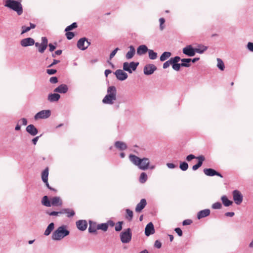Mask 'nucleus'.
Instances as JSON below:
<instances>
[{"label": "nucleus", "instance_id": "obj_11", "mask_svg": "<svg viewBox=\"0 0 253 253\" xmlns=\"http://www.w3.org/2000/svg\"><path fill=\"white\" fill-rule=\"evenodd\" d=\"M204 172L207 176H213L216 175L221 178L223 177V175L220 173L211 168L205 169Z\"/></svg>", "mask_w": 253, "mask_h": 253}, {"label": "nucleus", "instance_id": "obj_49", "mask_svg": "<svg viewBox=\"0 0 253 253\" xmlns=\"http://www.w3.org/2000/svg\"><path fill=\"white\" fill-rule=\"evenodd\" d=\"M211 207L213 209H220L222 207V205L219 202H217L213 204Z\"/></svg>", "mask_w": 253, "mask_h": 253}, {"label": "nucleus", "instance_id": "obj_30", "mask_svg": "<svg viewBox=\"0 0 253 253\" xmlns=\"http://www.w3.org/2000/svg\"><path fill=\"white\" fill-rule=\"evenodd\" d=\"M221 200L225 207H229L233 204V201L229 200L227 197L225 195H223L221 197Z\"/></svg>", "mask_w": 253, "mask_h": 253}, {"label": "nucleus", "instance_id": "obj_7", "mask_svg": "<svg viewBox=\"0 0 253 253\" xmlns=\"http://www.w3.org/2000/svg\"><path fill=\"white\" fill-rule=\"evenodd\" d=\"M197 50L195 49V48H194L192 45L190 44L183 48L182 52L188 56L192 57L195 55L196 51H197Z\"/></svg>", "mask_w": 253, "mask_h": 253}, {"label": "nucleus", "instance_id": "obj_37", "mask_svg": "<svg viewBox=\"0 0 253 253\" xmlns=\"http://www.w3.org/2000/svg\"><path fill=\"white\" fill-rule=\"evenodd\" d=\"M149 58L151 60H155L157 58L158 54L152 49H149L148 51Z\"/></svg>", "mask_w": 253, "mask_h": 253}, {"label": "nucleus", "instance_id": "obj_63", "mask_svg": "<svg viewBox=\"0 0 253 253\" xmlns=\"http://www.w3.org/2000/svg\"><path fill=\"white\" fill-rule=\"evenodd\" d=\"M60 62V61L56 59H54L52 63L49 65L47 67L48 68H51L53 67L54 65H56Z\"/></svg>", "mask_w": 253, "mask_h": 253}, {"label": "nucleus", "instance_id": "obj_26", "mask_svg": "<svg viewBox=\"0 0 253 253\" xmlns=\"http://www.w3.org/2000/svg\"><path fill=\"white\" fill-rule=\"evenodd\" d=\"M89 224L88 232L90 233H96V230H98L97 228V225H96V223L91 220H89Z\"/></svg>", "mask_w": 253, "mask_h": 253}, {"label": "nucleus", "instance_id": "obj_14", "mask_svg": "<svg viewBox=\"0 0 253 253\" xmlns=\"http://www.w3.org/2000/svg\"><path fill=\"white\" fill-rule=\"evenodd\" d=\"M48 45V40L46 37H43L42 38V42L41 45L38 47V51L41 53L44 52Z\"/></svg>", "mask_w": 253, "mask_h": 253}, {"label": "nucleus", "instance_id": "obj_4", "mask_svg": "<svg viewBox=\"0 0 253 253\" xmlns=\"http://www.w3.org/2000/svg\"><path fill=\"white\" fill-rule=\"evenodd\" d=\"M132 238V232L130 228H128L120 234L121 241L123 243H129Z\"/></svg>", "mask_w": 253, "mask_h": 253}, {"label": "nucleus", "instance_id": "obj_39", "mask_svg": "<svg viewBox=\"0 0 253 253\" xmlns=\"http://www.w3.org/2000/svg\"><path fill=\"white\" fill-rule=\"evenodd\" d=\"M181 61L182 67H189L190 66L191 58H182Z\"/></svg>", "mask_w": 253, "mask_h": 253}, {"label": "nucleus", "instance_id": "obj_45", "mask_svg": "<svg viewBox=\"0 0 253 253\" xmlns=\"http://www.w3.org/2000/svg\"><path fill=\"white\" fill-rule=\"evenodd\" d=\"M77 27H78L77 23L76 22H74L72 24H71L70 25L67 26L65 28V32L70 31L76 28Z\"/></svg>", "mask_w": 253, "mask_h": 253}, {"label": "nucleus", "instance_id": "obj_42", "mask_svg": "<svg viewBox=\"0 0 253 253\" xmlns=\"http://www.w3.org/2000/svg\"><path fill=\"white\" fill-rule=\"evenodd\" d=\"M148 177L146 173L143 172L140 174L139 181L141 183H144L147 180Z\"/></svg>", "mask_w": 253, "mask_h": 253}, {"label": "nucleus", "instance_id": "obj_27", "mask_svg": "<svg viewBox=\"0 0 253 253\" xmlns=\"http://www.w3.org/2000/svg\"><path fill=\"white\" fill-rule=\"evenodd\" d=\"M148 50L149 49L146 45H140L137 49V54L139 55H141L146 53Z\"/></svg>", "mask_w": 253, "mask_h": 253}, {"label": "nucleus", "instance_id": "obj_8", "mask_svg": "<svg viewBox=\"0 0 253 253\" xmlns=\"http://www.w3.org/2000/svg\"><path fill=\"white\" fill-rule=\"evenodd\" d=\"M233 200L236 204L239 205L241 204L243 201V195L238 190H234L233 192Z\"/></svg>", "mask_w": 253, "mask_h": 253}, {"label": "nucleus", "instance_id": "obj_1", "mask_svg": "<svg viewBox=\"0 0 253 253\" xmlns=\"http://www.w3.org/2000/svg\"><path fill=\"white\" fill-rule=\"evenodd\" d=\"M22 0H5L4 6L15 11L17 15H21L23 12Z\"/></svg>", "mask_w": 253, "mask_h": 253}, {"label": "nucleus", "instance_id": "obj_20", "mask_svg": "<svg viewBox=\"0 0 253 253\" xmlns=\"http://www.w3.org/2000/svg\"><path fill=\"white\" fill-rule=\"evenodd\" d=\"M85 41H87V38L85 37L79 39L77 44L78 48L82 50H84L87 49V46H85L86 45H85Z\"/></svg>", "mask_w": 253, "mask_h": 253}, {"label": "nucleus", "instance_id": "obj_33", "mask_svg": "<svg viewBox=\"0 0 253 253\" xmlns=\"http://www.w3.org/2000/svg\"><path fill=\"white\" fill-rule=\"evenodd\" d=\"M54 228V223L53 222H51L47 226L46 229H45L44 235L45 236H48L51 232L53 230Z\"/></svg>", "mask_w": 253, "mask_h": 253}, {"label": "nucleus", "instance_id": "obj_56", "mask_svg": "<svg viewBox=\"0 0 253 253\" xmlns=\"http://www.w3.org/2000/svg\"><path fill=\"white\" fill-rule=\"evenodd\" d=\"M197 157H196L193 154H190V155L187 156V157H186V160L188 162H190L191 160H192L193 159H196Z\"/></svg>", "mask_w": 253, "mask_h": 253}, {"label": "nucleus", "instance_id": "obj_13", "mask_svg": "<svg viewBox=\"0 0 253 253\" xmlns=\"http://www.w3.org/2000/svg\"><path fill=\"white\" fill-rule=\"evenodd\" d=\"M140 163V165L138 166V168L140 169L145 170L149 169V165L150 164L149 159L147 158H141Z\"/></svg>", "mask_w": 253, "mask_h": 253}, {"label": "nucleus", "instance_id": "obj_2", "mask_svg": "<svg viewBox=\"0 0 253 253\" xmlns=\"http://www.w3.org/2000/svg\"><path fill=\"white\" fill-rule=\"evenodd\" d=\"M107 94L102 100V102L106 104H112L117 98V89L115 86H109L107 88Z\"/></svg>", "mask_w": 253, "mask_h": 253}, {"label": "nucleus", "instance_id": "obj_32", "mask_svg": "<svg viewBox=\"0 0 253 253\" xmlns=\"http://www.w3.org/2000/svg\"><path fill=\"white\" fill-rule=\"evenodd\" d=\"M42 205L47 207H50L51 206V201L49 200L47 196H44L42 200Z\"/></svg>", "mask_w": 253, "mask_h": 253}, {"label": "nucleus", "instance_id": "obj_40", "mask_svg": "<svg viewBox=\"0 0 253 253\" xmlns=\"http://www.w3.org/2000/svg\"><path fill=\"white\" fill-rule=\"evenodd\" d=\"M97 229L106 231L108 229V224L103 223L97 225Z\"/></svg>", "mask_w": 253, "mask_h": 253}, {"label": "nucleus", "instance_id": "obj_46", "mask_svg": "<svg viewBox=\"0 0 253 253\" xmlns=\"http://www.w3.org/2000/svg\"><path fill=\"white\" fill-rule=\"evenodd\" d=\"M172 68V69L176 71H179L180 69V67H182V64L181 63H172L171 64Z\"/></svg>", "mask_w": 253, "mask_h": 253}, {"label": "nucleus", "instance_id": "obj_25", "mask_svg": "<svg viewBox=\"0 0 253 253\" xmlns=\"http://www.w3.org/2000/svg\"><path fill=\"white\" fill-rule=\"evenodd\" d=\"M129 158L130 161L132 163H133V164L134 165H135V166H137V167H138V166L140 165V163L141 162L140 161H141V158H140L138 157H137L134 155H133V154H130L129 156Z\"/></svg>", "mask_w": 253, "mask_h": 253}, {"label": "nucleus", "instance_id": "obj_61", "mask_svg": "<svg viewBox=\"0 0 253 253\" xmlns=\"http://www.w3.org/2000/svg\"><path fill=\"white\" fill-rule=\"evenodd\" d=\"M247 48L250 51L253 52V42H249L247 44Z\"/></svg>", "mask_w": 253, "mask_h": 253}, {"label": "nucleus", "instance_id": "obj_16", "mask_svg": "<svg viewBox=\"0 0 253 253\" xmlns=\"http://www.w3.org/2000/svg\"><path fill=\"white\" fill-rule=\"evenodd\" d=\"M76 224L78 229L82 231L85 230L87 226V223L85 220H78Z\"/></svg>", "mask_w": 253, "mask_h": 253}, {"label": "nucleus", "instance_id": "obj_34", "mask_svg": "<svg viewBox=\"0 0 253 253\" xmlns=\"http://www.w3.org/2000/svg\"><path fill=\"white\" fill-rule=\"evenodd\" d=\"M208 49V47L202 44H198L195 49L197 50L196 53L202 54Z\"/></svg>", "mask_w": 253, "mask_h": 253}, {"label": "nucleus", "instance_id": "obj_23", "mask_svg": "<svg viewBox=\"0 0 253 253\" xmlns=\"http://www.w3.org/2000/svg\"><path fill=\"white\" fill-rule=\"evenodd\" d=\"M147 202L145 199H142L140 202L137 204L135 208L136 212H140L146 206Z\"/></svg>", "mask_w": 253, "mask_h": 253}, {"label": "nucleus", "instance_id": "obj_17", "mask_svg": "<svg viewBox=\"0 0 253 253\" xmlns=\"http://www.w3.org/2000/svg\"><path fill=\"white\" fill-rule=\"evenodd\" d=\"M26 131L32 136H35L38 133V129L32 124L29 125L26 127Z\"/></svg>", "mask_w": 253, "mask_h": 253}, {"label": "nucleus", "instance_id": "obj_3", "mask_svg": "<svg viewBox=\"0 0 253 253\" xmlns=\"http://www.w3.org/2000/svg\"><path fill=\"white\" fill-rule=\"evenodd\" d=\"M69 234L70 231L66 229V226L62 225L53 232L51 238L53 240L59 241Z\"/></svg>", "mask_w": 253, "mask_h": 253}, {"label": "nucleus", "instance_id": "obj_54", "mask_svg": "<svg viewBox=\"0 0 253 253\" xmlns=\"http://www.w3.org/2000/svg\"><path fill=\"white\" fill-rule=\"evenodd\" d=\"M46 73L49 75H54L57 73V70L53 69H47Z\"/></svg>", "mask_w": 253, "mask_h": 253}, {"label": "nucleus", "instance_id": "obj_38", "mask_svg": "<svg viewBox=\"0 0 253 253\" xmlns=\"http://www.w3.org/2000/svg\"><path fill=\"white\" fill-rule=\"evenodd\" d=\"M126 218L129 221H131L133 215V211L128 209H126Z\"/></svg>", "mask_w": 253, "mask_h": 253}, {"label": "nucleus", "instance_id": "obj_57", "mask_svg": "<svg viewBox=\"0 0 253 253\" xmlns=\"http://www.w3.org/2000/svg\"><path fill=\"white\" fill-rule=\"evenodd\" d=\"M58 78L56 77H52L49 79V82L51 84H56L58 83Z\"/></svg>", "mask_w": 253, "mask_h": 253}, {"label": "nucleus", "instance_id": "obj_53", "mask_svg": "<svg viewBox=\"0 0 253 253\" xmlns=\"http://www.w3.org/2000/svg\"><path fill=\"white\" fill-rule=\"evenodd\" d=\"M21 29H22V32L21 33V34H23L25 33H27L31 30L30 28H29V27H26L25 26H22L21 27Z\"/></svg>", "mask_w": 253, "mask_h": 253}, {"label": "nucleus", "instance_id": "obj_36", "mask_svg": "<svg viewBox=\"0 0 253 253\" xmlns=\"http://www.w3.org/2000/svg\"><path fill=\"white\" fill-rule=\"evenodd\" d=\"M63 213H67V216L69 218L73 217L75 215V212L74 210L70 209H63L62 211H64Z\"/></svg>", "mask_w": 253, "mask_h": 253}, {"label": "nucleus", "instance_id": "obj_35", "mask_svg": "<svg viewBox=\"0 0 253 253\" xmlns=\"http://www.w3.org/2000/svg\"><path fill=\"white\" fill-rule=\"evenodd\" d=\"M48 169L45 168L42 173V178L43 182H46L48 180Z\"/></svg>", "mask_w": 253, "mask_h": 253}, {"label": "nucleus", "instance_id": "obj_64", "mask_svg": "<svg viewBox=\"0 0 253 253\" xmlns=\"http://www.w3.org/2000/svg\"><path fill=\"white\" fill-rule=\"evenodd\" d=\"M62 50H61V49L57 50L55 51L54 53H52V56L53 57H55V55H61L62 54Z\"/></svg>", "mask_w": 253, "mask_h": 253}, {"label": "nucleus", "instance_id": "obj_58", "mask_svg": "<svg viewBox=\"0 0 253 253\" xmlns=\"http://www.w3.org/2000/svg\"><path fill=\"white\" fill-rule=\"evenodd\" d=\"M192 223V221L191 219H185L183 221L182 225L183 226L188 225L191 224Z\"/></svg>", "mask_w": 253, "mask_h": 253}, {"label": "nucleus", "instance_id": "obj_19", "mask_svg": "<svg viewBox=\"0 0 253 253\" xmlns=\"http://www.w3.org/2000/svg\"><path fill=\"white\" fill-rule=\"evenodd\" d=\"M68 90V85L66 84H61L54 89V92L59 93H66Z\"/></svg>", "mask_w": 253, "mask_h": 253}, {"label": "nucleus", "instance_id": "obj_48", "mask_svg": "<svg viewBox=\"0 0 253 253\" xmlns=\"http://www.w3.org/2000/svg\"><path fill=\"white\" fill-rule=\"evenodd\" d=\"M66 36L68 40H72L75 37V34L70 31L66 32Z\"/></svg>", "mask_w": 253, "mask_h": 253}, {"label": "nucleus", "instance_id": "obj_5", "mask_svg": "<svg viewBox=\"0 0 253 253\" xmlns=\"http://www.w3.org/2000/svg\"><path fill=\"white\" fill-rule=\"evenodd\" d=\"M139 65V62L132 61L130 63L127 62L123 63V70L129 73H132V71L136 70L137 66Z\"/></svg>", "mask_w": 253, "mask_h": 253}, {"label": "nucleus", "instance_id": "obj_6", "mask_svg": "<svg viewBox=\"0 0 253 253\" xmlns=\"http://www.w3.org/2000/svg\"><path fill=\"white\" fill-rule=\"evenodd\" d=\"M51 111L49 110H43L38 112L34 116V119H45L50 117Z\"/></svg>", "mask_w": 253, "mask_h": 253}, {"label": "nucleus", "instance_id": "obj_50", "mask_svg": "<svg viewBox=\"0 0 253 253\" xmlns=\"http://www.w3.org/2000/svg\"><path fill=\"white\" fill-rule=\"evenodd\" d=\"M170 61L171 62V64H172V63H178L180 60H181V59L180 58V57L179 56H176L174 57L170 58Z\"/></svg>", "mask_w": 253, "mask_h": 253}, {"label": "nucleus", "instance_id": "obj_52", "mask_svg": "<svg viewBox=\"0 0 253 253\" xmlns=\"http://www.w3.org/2000/svg\"><path fill=\"white\" fill-rule=\"evenodd\" d=\"M160 21V29L161 30H163L164 26H163L164 23L165 22V19L164 18H160L159 19Z\"/></svg>", "mask_w": 253, "mask_h": 253}, {"label": "nucleus", "instance_id": "obj_51", "mask_svg": "<svg viewBox=\"0 0 253 253\" xmlns=\"http://www.w3.org/2000/svg\"><path fill=\"white\" fill-rule=\"evenodd\" d=\"M120 50V49L118 47L114 49L110 53L109 55V60H111L112 58H113L116 54L117 53V51Z\"/></svg>", "mask_w": 253, "mask_h": 253}, {"label": "nucleus", "instance_id": "obj_44", "mask_svg": "<svg viewBox=\"0 0 253 253\" xmlns=\"http://www.w3.org/2000/svg\"><path fill=\"white\" fill-rule=\"evenodd\" d=\"M65 211H47L46 213L48 214L50 216H57L59 214H63V212Z\"/></svg>", "mask_w": 253, "mask_h": 253}, {"label": "nucleus", "instance_id": "obj_12", "mask_svg": "<svg viewBox=\"0 0 253 253\" xmlns=\"http://www.w3.org/2000/svg\"><path fill=\"white\" fill-rule=\"evenodd\" d=\"M20 43L22 46L27 47L33 45L35 43V40L34 39L29 37L21 40Z\"/></svg>", "mask_w": 253, "mask_h": 253}, {"label": "nucleus", "instance_id": "obj_10", "mask_svg": "<svg viewBox=\"0 0 253 253\" xmlns=\"http://www.w3.org/2000/svg\"><path fill=\"white\" fill-rule=\"evenodd\" d=\"M114 74L117 79L121 81H125L128 77L127 73H126L124 70L118 69L114 72Z\"/></svg>", "mask_w": 253, "mask_h": 253}, {"label": "nucleus", "instance_id": "obj_47", "mask_svg": "<svg viewBox=\"0 0 253 253\" xmlns=\"http://www.w3.org/2000/svg\"><path fill=\"white\" fill-rule=\"evenodd\" d=\"M123 221H119L118 222L115 226V229L116 231L119 232L122 229V225L123 224Z\"/></svg>", "mask_w": 253, "mask_h": 253}, {"label": "nucleus", "instance_id": "obj_31", "mask_svg": "<svg viewBox=\"0 0 253 253\" xmlns=\"http://www.w3.org/2000/svg\"><path fill=\"white\" fill-rule=\"evenodd\" d=\"M171 53L169 51H165L164 52L162 55L160 56V60L161 62H163L168 58H169L171 56Z\"/></svg>", "mask_w": 253, "mask_h": 253}, {"label": "nucleus", "instance_id": "obj_22", "mask_svg": "<svg viewBox=\"0 0 253 253\" xmlns=\"http://www.w3.org/2000/svg\"><path fill=\"white\" fill-rule=\"evenodd\" d=\"M211 211L209 209H207L199 211L197 213V218L200 219L202 218L206 217L210 214Z\"/></svg>", "mask_w": 253, "mask_h": 253}, {"label": "nucleus", "instance_id": "obj_24", "mask_svg": "<svg viewBox=\"0 0 253 253\" xmlns=\"http://www.w3.org/2000/svg\"><path fill=\"white\" fill-rule=\"evenodd\" d=\"M115 147L121 151H124L127 149V146L126 144L122 141H117L115 142Z\"/></svg>", "mask_w": 253, "mask_h": 253}, {"label": "nucleus", "instance_id": "obj_60", "mask_svg": "<svg viewBox=\"0 0 253 253\" xmlns=\"http://www.w3.org/2000/svg\"><path fill=\"white\" fill-rule=\"evenodd\" d=\"M48 45L49 46V50L50 52H52L56 49V46L51 43H49Z\"/></svg>", "mask_w": 253, "mask_h": 253}, {"label": "nucleus", "instance_id": "obj_21", "mask_svg": "<svg viewBox=\"0 0 253 253\" xmlns=\"http://www.w3.org/2000/svg\"><path fill=\"white\" fill-rule=\"evenodd\" d=\"M51 204L52 206H61L63 204L62 199L60 197H54L51 199Z\"/></svg>", "mask_w": 253, "mask_h": 253}, {"label": "nucleus", "instance_id": "obj_62", "mask_svg": "<svg viewBox=\"0 0 253 253\" xmlns=\"http://www.w3.org/2000/svg\"><path fill=\"white\" fill-rule=\"evenodd\" d=\"M154 246L157 249H160L162 247V243L159 240H156L155 242Z\"/></svg>", "mask_w": 253, "mask_h": 253}, {"label": "nucleus", "instance_id": "obj_15", "mask_svg": "<svg viewBox=\"0 0 253 253\" xmlns=\"http://www.w3.org/2000/svg\"><path fill=\"white\" fill-rule=\"evenodd\" d=\"M155 233V228L152 222L148 223L145 228V234L146 236H149Z\"/></svg>", "mask_w": 253, "mask_h": 253}, {"label": "nucleus", "instance_id": "obj_18", "mask_svg": "<svg viewBox=\"0 0 253 253\" xmlns=\"http://www.w3.org/2000/svg\"><path fill=\"white\" fill-rule=\"evenodd\" d=\"M196 159L198 160L197 163L196 165L193 166L192 167V169L194 171L197 170L199 168H200L202 166L203 162L205 160V158L204 156L200 155L198 156L196 158Z\"/></svg>", "mask_w": 253, "mask_h": 253}, {"label": "nucleus", "instance_id": "obj_9", "mask_svg": "<svg viewBox=\"0 0 253 253\" xmlns=\"http://www.w3.org/2000/svg\"><path fill=\"white\" fill-rule=\"evenodd\" d=\"M157 70L156 66L153 64L146 65L143 69L144 74L145 75H151Z\"/></svg>", "mask_w": 253, "mask_h": 253}, {"label": "nucleus", "instance_id": "obj_28", "mask_svg": "<svg viewBox=\"0 0 253 253\" xmlns=\"http://www.w3.org/2000/svg\"><path fill=\"white\" fill-rule=\"evenodd\" d=\"M60 98L58 93H50L48 95V100L51 102L58 101Z\"/></svg>", "mask_w": 253, "mask_h": 253}, {"label": "nucleus", "instance_id": "obj_55", "mask_svg": "<svg viewBox=\"0 0 253 253\" xmlns=\"http://www.w3.org/2000/svg\"><path fill=\"white\" fill-rule=\"evenodd\" d=\"M170 65H171V62L169 59V60L167 61L163 64V68L165 69H167L169 66Z\"/></svg>", "mask_w": 253, "mask_h": 253}, {"label": "nucleus", "instance_id": "obj_29", "mask_svg": "<svg viewBox=\"0 0 253 253\" xmlns=\"http://www.w3.org/2000/svg\"><path fill=\"white\" fill-rule=\"evenodd\" d=\"M129 50L126 53V58L127 59H131L134 55L135 53V50L133 45H130L129 46Z\"/></svg>", "mask_w": 253, "mask_h": 253}, {"label": "nucleus", "instance_id": "obj_41", "mask_svg": "<svg viewBox=\"0 0 253 253\" xmlns=\"http://www.w3.org/2000/svg\"><path fill=\"white\" fill-rule=\"evenodd\" d=\"M217 67L221 71H223L225 69L224 64L220 58H217Z\"/></svg>", "mask_w": 253, "mask_h": 253}, {"label": "nucleus", "instance_id": "obj_59", "mask_svg": "<svg viewBox=\"0 0 253 253\" xmlns=\"http://www.w3.org/2000/svg\"><path fill=\"white\" fill-rule=\"evenodd\" d=\"M174 231H175V232L177 234V235L179 236H181L182 235V231L181 230V229L179 228V227H177V228H175V229H174Z\"/></svg>", "mask_w": 253, "mask_h": 253}, {"label": "nucleus", "instance_id": "obj_43", "mask_svg": "<svg viewBox=\"0 0 253 253\" xmlns=\"http://www.w3.org/2000/svg\"><path fill=\"white\" fill-rule=\"evenodd\" d=\"M179 168L182 171H186L188 168V164L186 162H181L179 164Z\"/></svg>", "mask_w": 253, "mask_h": 253}]
</instances>
